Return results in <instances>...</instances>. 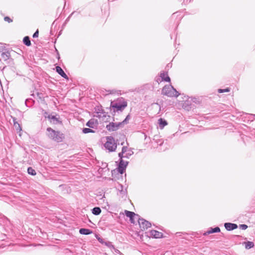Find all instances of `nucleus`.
Wrapping results in <instances>:
<instances>
[{
	"label": "nucleus",
	"mask_w": 255,
	"mask_h": 255,
	"mask_svg": "<svg viewBox=\"0 0 255 255\" xmlns=\"http://www.w3.org/2000/svg\"><path fill=\"white\" fill-rule=\"evenodd\" d=\"M138 222L141 230H144L151 227V223L143 219L139 218Z\"/></svg>",
	"instance_id": "nucleus-6"
},
{
	"label": "nucleus",
	"mask_w": 255,
	"mask_h": 255,
	"mask_svg": "<svg viewBox=\"0 0 255 255\" xmlns=\"http://www.w3.org/2000/svg\"><path fill=\"white\" fill-rule=\"evenodd\" d=\"M220 232V228L217 227L214 228H210L207 232H205L203 235L204 236H206L209 235L210 234L214 233H218Z\"/></svg>",
	"instance_id": "nucleus-12"
},
{
	"label": "nucleus",
	"mask_w": 255,
	"mask_h": 255,
	"mask_svg": "<svg viewBox=\"0 0 255 255\" xmlns=\"http://www.w3.org/2000/svg\"><path fill=\"white\" fill-rule=\"evenodd\" d=\"M175 14V13H173V15H172V17H173Z\"/></svg>",
	"instance_id": "nucleus-39"
},
{
	"label": "nucleus",
	"mask_w": 255,
	"mask_h": 255,
	"mask_svg": "<svg viewBox=\"0 0 255 255\" xmlns=\"http://www.w3.org/2000/svg\"><path fill=\"white\" fill-rule=\"evenodd\" d=\"M110 93L111 94L114 93V92L113 91H110Z\"/></svg>",
	"instance_id": "nucleus-38"
},
{
	"label": "nucleus",
	"mask_w": 255,
	"mask_h": 255,
	"mask_svg": "<svg viewBox=\"0 0 255 255\" xmlns=\"http://www.w3.org/2000/svg\"><path fill=\"white\" fill-rule=\"evenodd\" d=\"M106 141L104 144V146L106 149L110 152H113L116 150L117 147V143L115 141V139L111 136H107L106 137Z\"/></svg>",
	"instance_id": "nucleus-5"
},
{
	"label": "nucleus",
	"mask_w": 255,
	"mask_h": 255,
	"mask_svg": "<svg viewBox=\"0 0 255 255\" xmlns=\"http://www.w3.org/2000/svg\"><path fill=\"white\" fill-rule=\"evenodd\" d=\"M123 147L126 148V151L124 153L123 158H128L131 155L133 154V152L130 149H128V147L124 146Z\"/></svg>",
	"instance_id": "nucleus-15"
},
{
	"label": "nucleus",
	"mask_w": 255,
	"mask_h": 255,
	"mask_svg": "<svg viewBox=\"0 0 255 255\" xmlns=\"http://www.w3.org/2000/svg\"><path fill=\"white\" fill-rule=\"evenodd\" d=\"M86 126L91 128H95L97 127V123L95 119L90 120L86 124Z\"/></svg>",
	"instance_id": "nucleus-14"
},
{
	"label": "nucleus",
	"mask_w": 255,
	"mask_h": 255,
	"mask_svg": "<svg viewBox=\"0 0 255 255\" xmlns=\"http://www.w3.org/2000/svg\"><path fill=\"white\" fill-rule=\"evenodd\" d=\"M230 91V89L227 88L224 89H218V92L219 93H222L224 92H228Z\"/></svg>",
	"instance_id": "nucleus-27"
},
{
	"label": "nucleus",
	"mask_w": 255,
	"mask_h": 255,
	"mask_svg": "<svg viewBox=\"0 0 255 255\" xmlns=\"http://www.w3.org/2000/svg\"><path fill=\"white\" fill-rule=\"evenodd\" d=\"M82 132L84 134L88 133H94L95 131L93 129L90 128H83L82 129Z\"/></svg>",
	"instance_id": "nucleus-23"
},
{
	"label": "nucleus",
	"mask_w": 255,
	"mask_h": 255,
	"mask_svg": "<svg viewBox=\"0 0 255 255\" xmlns=\"http://www.w3.org/2000/svg\"><path fill=\"white\" fill-rule=\"evenodd\" d=\"M74 12H72L66 19L65 21V23H66L67 22H68L69 21V20H70V18L71 16V15L73 14Z\"/></svg>",
	"instance_id": "nucleus-31"
},
{
	"label": "nucleus",
	"mask_w": 255,
	"mask_h": 255,
	"mask_svg": "<svg viewBox=\"0 0 255 255\" xmlns=\"http://www.w3.org/2000/svg\"><path fill=\"white\" fill-rule=\"evenodd\" d=\"M162 94L169 97H178L179 93L174 87L171 85H165L162 90Z\"/></svg>",
	"instance_id": "nucleus-3"
},
{
	"label": "nucleus",
	"mask_w": 255,
	"mask_h": 255,
	"mask_svg": "<svg viewBox=\"0 0 255 255\" xmlns=\"http://www.w3.org/2000/svg\"><path fill=\"white\" fill-rule=\"evenodd\" d=\"M98 241H99L100 243H101L102 244H104V242H104V241H103V239H101V238H99V239H98Z\"/></svg>",
	"instance_id": "nucleus-34"
},
{
	"label": "nucleus",
	"mask_w": 255,
	"mask_h": 255,
	"mask_svg": "<svg viewBox=\"0 0 255 255\" xmlns=\"http://www.w3.org/2000/svg\"><path fill=\"white\" fill-rule=\"evenodd\" d=\"M135 219H136V218H132V221H135Z\"/></svg>",
	"instance_id": "nucleus-36"
},
{
	"label": "nucleus",
	"mask_w": 255,
	"mask_h": 255,
	"mask_svg": "<svg viewBox=\"0 0 255 255\" xmlns=\"http://www.w3.org/2000/svg\"><path fill=\"white\" fill-rule=\"evenodd\" d=\"M125 214L129 218L130 222L131 223H133V224L135 223V221H132V218H136V220H138V219H139V216L137 214H135L133 212L126 210Z\"/></svg>",
	"instance_id": "nucleus-8"
},
{
	"label": "nucleus",
	"mask_w": 255,
	"mask_h": 255,
	"mask_svg": "<svg viewBox=\"0 0 255 255\" xmlns=\"http://www.w3.org/2000/svg\"><path fill=\"white\" fill-rule=\"evenodd\" d=\"M47 112H45L44 115H47Z\"/></svg>",
	"instance_id": "nucleus-40"
},
{
	"label": "nucleus",
	"mask_w": 255,
	"mask_h": 255,
	"mask_svg": "<svg viewBox=\"0 0 255 255\" xmlns=\"http://www.w3.org/2000/svg\"><path fill=\"white\" fill-rule=\"evenodd\" d=\"M23 43L27 46H29L30 45H31V42L30 40V38L28 36H25L23 38Z\"/></svg>",
	"instance_id": "nucleus-19"
},
{
	"label": "nucleus",
	"mask_w": 255,
	"mask_h": 255,
	"mask_svg": "<svg viewBox=\"0 0 255 255\" xmlns=\"http://www.w3.org/2000/svg\"><path fill=\"white\" fill-rule=\"evenodd\" d=\"M160 77L161 78L162 81L170 82V78L167 75V72L162 71L160 73Z\"/></svg>",
	"instance_id": "nucleus-11"
},
{
	"label": "nucleus",
	"mask_w": 255,
	"mask_h": 255,
	"mask_svg": "<svg viewBox=\"0 0 255 255\" xmlns=\"http://www.w3.org/2000/svg\"><path fill=\"white\" fill-rule=\"evenodd\" d=\"M122 126V123H110L109 125H107L106 128L109 131H113L119 129V128L121 127Z\"/></svg>",
	"instance_id": "nucleus-7"
},
{
	"label": "nucleus",
	"mask_w": 255,
	"mask_h": 255,
	"mask_svg": "<svg viewBox=\"0 0 255 255\" xmlns=\"http://www.w3.org/2000/svg\"><path fill=\"white\" fill-rule=\"evenodd\" d=\"M126 147H123L122 151L119 153V157H120V162L118 166V171L121 174L124 173L125 171L127 165H128V162L125 161L123 159L124 153L126 151Z\"/></svg>",
	"instance_id": "nucleus-4"
},
{
	"label": "nucleus",
	"mask_w": 255,
	"mask_h": 255,
	"mask_svg": "<svg viewBox=\"0 0 255 255\" xmlns=\"http://www.w3.org/2000/svg\"><path fill=\"white\" fill-rule=\"evenodd\" d=\"M30 100L27 99L25 100V104L27 107H30L29 105H28V103L30 102Z\"/></svg>",
	"instance_id": "nucleus-32"
},
{
	"label": "nucleus",
	"mask_w": 255,
	"mask_h": 255,
	"mask_svg": "<svg viewBox=\"0 0 255 255\" xmlns=\"http://www.w3.org/2000/svg\"><path fill=\"white\" fill-rule=\"evenodd\" d=\"M224 227L227 231H232L237 229L238 225L234 223H226L224 224Z\"/></svg>",
	"instance_id": "nucleus-10"
},
{
	"label": "nucleus",
	"mask_w": 255,
	"mask_h": 255,
	"mask_svg": "<svg viewBox=\"0 0 255 255\" xmlns=\"http://www.w3.org/2000/svg\"><path fill=\"white\" fill-rule=\"evenodd\" d=\"M183 234V233H180V232L176 233V234H179L180 236V234Z\"/></svg>",
	"instance_id": "nucleus-37"
},
{
	"label": "nucleus",
	"mask_w": 255,
	"mask_h": 255,
	"mask_svg": "<svg viewBox=\"0 0 255 255\" xmlns=\"http://www.w3.org/2000/svg\"><path fill=\"white\" fill-rule=\"evenodd\" d=\"M45 118L50 120V122H53L54 123H55L54 121H56V123L59 122L58 119L55 116L48 115L47 117L45 116Z\"/></svg>",
	"instance_id": "nucleus-22"
},
{
	"label": "nucleus",
	"mask_w": 255,
	"mask_h": 255,
	"mask_svg": "<svg viewBox=\"0 0 255 255\" xmlns=\"http://www.w3.org/2000/svg\"><path fill=\"white\" fill-rule=\"evenodd\" d=\"M114 249L115 250L116 252H117V253H120V251H119L118 250H117V249Z\"/></svg>",
	"instance_id": "nucleus-35"
},
{
	"label": "nucleus",
	"mask_w": 255,
	"mask_h": 255,
	"mask_svg": "<svg viewBox=\"0 0 255 255\" xmlns=\"http://www.w3.org/2000/svg\"><path fill=\"white\" fill-rule=\"evenodd\" d=\"M149 236L154 238H160L162 237V233L156 230H151L149 232Z\"/></svg>",
	"instance_id": "nucleus-9"
},
{
	"label": "nucleus",
	"mask_w": 255,
	"mask_h": 255,
	"mask_svg": "<svg viewBox=\"0 0 255 255\" xmlns=\"http://www.w3.org/2000/svg\"><path fill=\"white\" fill-rule=\"evenodd\" d=\"M240 228L242 230H246L248 228V226L245 224H241L240 225Z\"/></svg>",
	"instance_id": "nucleus-29"
},
{
	"label": "nucleus",
	"mask_w": 255,
	"mask_h": 255,
	"mask_svg": "<svg viewBox=\"0 0 255 255\" xmlns=\"http://www.w3.org/2000/svg\"><path fill=\"white\" fill-rule=\"evenodd\" d=\"M38 34H39V31H38V30L37 29L33 34V38H37L38 37Z\"/></svg>",
	"instance_id": "nucleus-30"
},
{
	"label": "nucleus",
	"mask_w": 255,
	"mask_h": 255,
	"mask_svg": "<svg viewBox=\"0 0 255 255\" xmlns=\"http://www.w3.org/2000/svg\"><path fill=\"white\" fill-rule=\"evenodd\" d=\"M244 244L245 245V248L246 249H250L254 246V244L252 242L248 241L247 242H245Z\"/></svg>",
	"instance_id": "nucleus-21"
},
{
	"label": "nucleus",
	"mask_w": 255,
	"mask_h": 255,
	"mask_svg": "<svg viewBox=\"0 0 255 255\" xmlns=\"http://www.w3.org/2000/svg\"><path fill=\"white\" fill-rule=\"evenodd\" d=\"M28 173L31 175H35L36 174V172L34 169H33L32 167H29L27 169Z\"/></svg>",
	"instance_id": "nucleus-24"
},
{
	"label": "nucleus",
	"mask_w": 255,
	"mask_h": 255,
	"mask_svg": "<svg viewBox=\"0 0 255 255\" xmlns=\"http://www.w3.org/2000/svg\"><path fill=\"white\" fill-rule=\"evenodd\" d=\"M47 135L51 139L57 142H60L63 141L64 138V135L59 131H56L51 128H47Z\"/></svg>",
	"instance_id": "nucleus-2"
},
{
	"label": "nucleus",
	"mask_w": 255,
	"mask_h": 255,
	"mask_svg": "<svg viewBox=\"0 0 255 255\" xmlns=\"http://www.w3.org/2000/svg\"><path fill=\"white\" fill-rule=\"evenodd\" d=\"M16 124L18 125V127L19 128V130H21V128H20L19 125L18 123L14 122V125L15 126V127H16Z\"/></svg>",
	"instance_id": "nucleus-33"
},
{
	"label": "nucleus",
	"mask_w": 255,
	"mask_h": 255,
	"mask_svg": "<svg viewBox=\"0 0 255 255\" xmlns=\"http://www.w3.org/2000/svg\"><path fill=\"white\" fill-rule=\"evenodd\" d=\"M130 115H128L126 117V119L122 122V125H123L124 124H127L128 123V122L129 120L130 119Z\"/></svg>",
	"instance_id": "nucleus-26"
},
{
	"label": "nucleus",
	"mask_w": 255,
	"mask_h": 255,
	"mask_svg": "<svg viewBox=\"0 0 255 255\" xmlns=\"http://www.w3.org/2000/svg\"><path fill=\"white\" fill-rule=\"evenodd\" d=\"M128 106L127 101L123 97L111 102V107L114 112H122Z\"/></svg>",
	"instance_id": "nucleus-1"
},
{
	"label": "nucleus",
	"mask_w": 255,
	"mask_h": 255,
	"mask_svg": "<svg viewBox=\"0 0 255 255\" xmlns=\"http://www.w3.org/2000/svg\"><path fill=\"white\" fill-rule=\"evenodd\" d=\"M4 21L8 22V23H10L12 21V20L8 16L4 17Z\"/></svg>",
	"instance_id": "nucleus-28"
},
{
	"label": "nucleus",
	"mask_w": 255,
	"mask_h": 255,
	"mask_svg": "<svg viewBox=\"0 0 255 255\" xmlns=\"http://www.w3.org/2000/svg\"><path fill=\"white\" fill-rule=\"evenodd\" d=\"M56 72L63 78L68 79V77L67 75L65 73L62 69L59 66L56 67Z\"/></svg>",
	"instance_id": "nucleus-13"
},
{
	"label": "nucleus",
	"mask_w": 255,
	"mask_h": 255,
	"mask_svg": "<svg viewBox=\"0 0 255 255\" xmlns=\"http://www.w3.org/2000/svg\"><path fill=\"white\" fill-rule=\"evenodd\" d=\"M79 233L82 235H88L91 234L92 232L90 229L81 228L79 230Z\"/></svg>",
	"instance_id": "nucleus-16"
},
{
	"label": "nucleus",
	"mask_w": 255,
	"mask_h": 255,
	"mask_svg": "<svg viewBox=\"0 0 255 255\" xmlns=\"http://www.w3.org/2000/svg\"><path fill=\"white\" fill-rule=\"evenodd\" d=\"M104 244L110 249H115L114 245L112 244V243L111 242H109V241L105 242Z\"/></svg>",
	"instance_id": "nucleus-25"
},
{
	"label": "nucleus",
	"mask_w": 255,
	"mask_h": 255,
	"mask_svg": "<svg viewBox=\"0 0 255 255\" xmlns=\"http://www.w3.org/2000/svg\"><path fill=\"white\" fill-rule=\"evenodd\" d=\"M10 57V53L7 52H3L1 54V59L3 61H7Z\"/></svg>",
	"instance_id": "nucleus-17"
},
{
	"label": "nucleus",
	"mask_w": 255,
	"mask_h": 255,
	"mask_svg": "<svg viewBox=\"0 0 255 255\" xmlns=\"http://www.w3.org/2000/svg\"><path fill=\"white\" fill-rule=\"evenodd\" d=\"M158 124L160 128H163L165 126L167 125V123L165 120L162 118H160L158 120Z\"/></svg>",
	"instance_id": "nucleus-18"
},
{
	"label": "nucleus",
	"mask_w": 255,
	"mask_h": 255,
	"mask_svg": "<svg viewBox=\"0 0 255 255\" xmlns=\"http://www.w3.org/2000/svg\"><path fill=\"white\" fill-rule=\"evenodd\" d=\"M101 213V209L99 207H94L92 209V213L95 215H99Z\"/></svg>",
	"instance_id": "nucleus-20"
}]
</instances>
